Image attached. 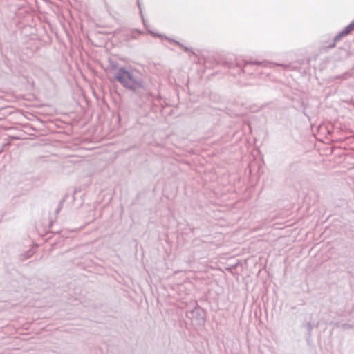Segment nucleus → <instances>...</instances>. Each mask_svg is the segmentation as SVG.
I'll use <instances>...</instances> for the list:
<instances>
[{"label":"nucleus","instance_id":"obj_1","mask_svg":"<svg viewBox=\"0 0 354 354\" xmlns=\"http://www.w3.org/2000/svg\"><path fill=\"white\" fill-rule=\"evenodd\" d=\"M114 80L140 97L147 95L148 91L141 73L134 69L120 67L115 72Z\"/></svg>","mask_w":354,"mask_h":354},{"label":"nucleus","instance_id":"obj_8","mask_svg":"<svg viewBox=\"0 0 354 354\" xmlns=\"http://www.w3.org/2000/svg\"><path fill=\"white\" fill-rule=\"evenodd\" d=\"M252 64H259V62H252Z\"/></svg>","mask_w":354,"mask_h":354},{"label":"nucleus","instance_id":"obj_4","mask_svg":"<svg viewBox=\"0 0 354 354\" xmlns=\"http://www.w3.org/2000/svg\"><path fill=\"white\" fill-rule=\"evenodd\" d=\"M63 202H64L63 201H60V203H59V206H58V207H57V210H56V213H57V214H58V213H59V212L62 209V205H63Z\"/></svg>","mask_w":354,"mask_h":354},{"label":"nucleus","instance_id":"obj_7","mask_svg":"<svg viewBox=\"0 0 354 354\" xmlns=\"http://www.w3.org/2000/svg\"><path fill=\"white\" fill-rule=\"evenodd\" d=\"M306 326L309 331L312 330V326L310 322L307 323Z\"/></svg>","mask_w":354,"mask_h":354},{"label":"nucleus","instance_id":"obj_6","mask_svg":"<svg viewBox=\"0 0 354 354\" xmlns=\"http://www.w3.org/2000/svg\"><path fill=\"white\" fill-rule=\"evenodd\" d=\"M336 43H337V42H335V39H333V44H330V45L327 47V48H328V49H330V48H334V47L335 46Z\"/></svg>","mask_w":354,"mask_h":354},{"label":"nucleus","instance_id":"obj_5","mask_svg":"<svg viewBox=\"0 0 354 354\" xmlns=\"http://www.w3.org/2000/svg\"><path fill=\"white\" fill-rule=\"evenodd\" d=\"M342 328L344 329H350V328H353V326H351L350 324H344L342 325Z\"/></svg>","mask_w":354,"mask_h":354},{"label":"nucleus","instance_id":"obj_3","mask_svg":"<svg viewBox=\"0 0 354 354\" xmlns=\"http://www.w3.org/2000/svg\"><path fill=\"white\" fill-rule=\"evenodd\" d=\"M177 45H178L180 48H182L185 52H188L189 50V48L187 47L184 46L180 42L176 41V42Z\"/></svg>","mask_w":354,"mask_h":354},{"label":"nucleus","instance_id":"obj_2","mask_svg":"<svg viewBox=\"0 0 354 354\" xmlns=\"http://www.w3.org/2000/svg\"><path fill=\"white\" fill-rule=\"evenodd\" d=\"M353 30H354V21L351 23L337 36L335 37V42L339 41L343 37L348 35Z\"/></svg>","mask_w":354,"mask_h":354}]
</instances>
